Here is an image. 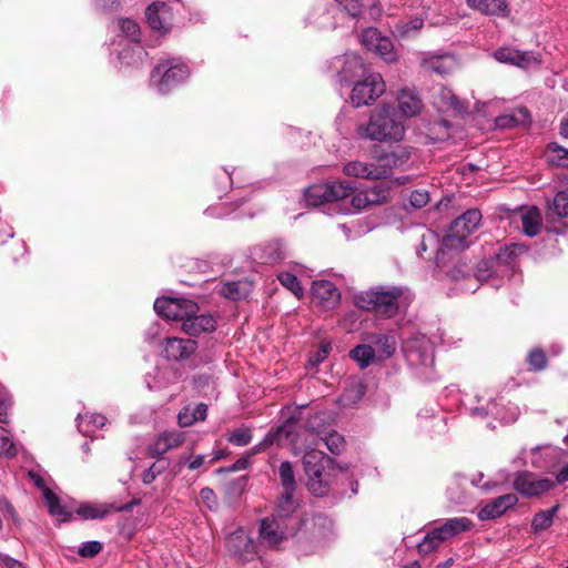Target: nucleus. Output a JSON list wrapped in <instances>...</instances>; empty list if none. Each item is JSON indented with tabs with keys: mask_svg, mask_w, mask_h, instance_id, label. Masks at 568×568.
Here are the masks:
<instances>
[{
	"mask_svg": "<svg viewBox=\"0 0 568 568\" xmlns=\"http://www.w3.org/2000/svg\"><path fill=\"white\" fill-rule=\"evenodd\" d=\"M356 131L362 139L386 142L402 140L405 128L397 109L383 104L372 112L368 123L359 124Z\"/></svg>",
	"mask_w": 568,
	"mask_h": 568,
	"instance_id": "obj_1",
	"label": "nucleus"
},
{
	"mask_svg": "<svg viewBox=\"0 0 568 568\" xmlns=\"http://www.w3.org/2000/svg\"><path fill=\"white\" fill-rule=\"evenodd\" d=\"M403 291L393 287L388 291H367L355 297L356 305L368 312H375L377 315L390 318L395 316L399 310L398 300Z\"/></svg>",
	"mask_w": 568,
	"mask_h": 568,
	"instance_id": "obj_2",
	"label": "nucleus"
},
{
	"mask_svg": "<svg viewBox=\"0 0 568 568\" xmlns=\"http://www.w3.org/2000/svg\"><path fill=\"white\" fill-rule=\"evenodd\" d=\"M473 528V523L467 517L447 519L442 526L432 529L418 544L417 550L426 556L437 549L444 541Z\"/></svg>",
	"mask_w": 568,
	"mask_h": 568,
	"instance_id": "obj_3",
	"label": "nucleus"
},
{
	"mask_svg": "<svg viewBox=\"0 0 568 568\" xmlns=\"http://www.w3.org/2000/svg\"><path fill=\"white\" fill-rule=\"evenodd\" d=\"M481 213L478 209H470L455 219L448 233L444 236L442 245L449 250H464L468 246L467 237L479 226Z\"/></svg>",
	"mask_w": 568,
	"mask_h": 568,
	"instance_id": "obj_4",
	"label": "nucleus"
},
{
	"mask_svg": "<svg viewBox=\"0 0 568 568\" xmlns=\"http://www.w3.org/2000/svg\"><path fill=\"white\" fill-rule=\"evenodd\" d=\"M385 82L379 73H372L357 81L351 93V102L355 108L371 105L385 92Z\"/></svg>",
	"mask_w": 568,
	"mask_h": 568,
	"instance_id": "obj_5",
	"label": "nucleus"
},
{
	"mask_svg": "<svg viewBox=\"0 0 568 568\" xmlns=\"http://www.w3.org/2000/svg\"><path fill=\"white\" fill-rule=\"evenodd\" d=\"M190 71L185 63L175 59L161 61L153 70L152 79L161 75L158 81V89L161 93H168L173 87L180 84L189 78Z\"/></svg>",
	"mask_w": 568,
	"mask_h": 568,
	"instance_id": "obj_6",
	"label": "nucleus"
},
{
	"mask_svg": "<svg viewBox=\"0 0 568 568\" xmlns=\"http://www.w3.org/2000/svg\"><path fill=\"white\" fill-rule=\"evenodd\" d=\"M156 314L166 320L184 322L185 317L199 312V305L186 298L159 297L154 302Z\"/></svg>",
	"mask_w": 568,
	"mask_h": 568,
	"instance_id": "obj_7",
	"label": "nucleus"
},
{
	"mask_svg": "<svg viewBox=\"0 0 568 568\" xmlns=\"http://www.w3.org/2000/svg\"><path fill=\"white\" fill-rule=\"evenodd\" d=\"M549 478H539L529 471L518 473L514 479V488L525 497H539L554 488Z\"/></svg>",
	"mask_w": 568,
	"mask_h": 568,
	"instance_id": "obj_8",
	"label": "nucleus"
},
{
	"mask_svg": "<svg viewBox=\"0 0 568 568\" xmlns=\"http://www.w3.org/2000/svg\"><path fill=\"white\" fill-rule=\"evenodd\" d=\"M226 548L231 556L243 564L253 560L256 555L253 540L243 529H237L229 535Z\"/></svg>",
	"mask_w": 568,
	"mask_h": 568,
	"instance_id": "obj_9",
	"label": "nucleus"
},
{
	"mask_svg": "<svg viewBox=\"0 0 568 568\" xmlns=\"http://www.w3.org/2000/svg\"><path fill=\"white\" fill-rule=\"evenodd\" d=\"M410 158V151L407 148L397 149L379 155L375 161V169L378 180L385 179L393 173L396 168L404 166Z\"/></svg>",
	"mask_w": 568,
	"mask_h": 568,
	"instance_id": "obj_10",
	"label": "nucleus"
},
{
	"mask_svg": "<svg viewBox=\"0 0 568 568\" xmlns=\"http://www.w3.org/2000/svg\"><path fill=\"white\" fill-rule=\"evenodd\" d=\"M333 64L338 70L337 75L341 82H352L366 73L363 59L355 53L337 58Z\"/></svg>",
	"mask_w": 568,
	"mask_h": 568,
	"instance_id": "obj_11",
	"label": "nucleus"
},
{
	"mask_svg": "<svg viewBox=\"0 0 568 568\" xmlns=\"http://www.w3.org/2000/svg\"><path fill=\"white\" fill-rule=\"evenodd\" d=\"M148 24L161 33L170 31L172 26L171 8L164 2H153L145 10Z\"/></svg>",
	"mask_w": 568,
	"mask_h": 568,
	"instance_id": "obj_12",
	"label": "nucleus"
},
{
	"mask_svg": "<svg viewBox=\"0 0 568 568\" xmlns=\"http://www.w3.org/2000/svg\"><path fill=\"white\" fill-rule=\"evenodd\" d=\"M197 348V343L191 338L168 337L162 354L169 361H183L189 358Z\"/></svg>",
	"mask_w": 568,
	"mask_h": 568,
	"instance_id": "obj_13",
	"label": "nucleus"
},
{
	"mask_svg": "<svg viewBox=\"0 0 568 568\" xmlns=\"http://www.w3.org/2000/svg\"><path fill=\"white\" fill-rule=\"evenodd\" d=\"M420 67L430 73L445 77L456 69V59L453 54H425L420 60Z\"/></svg>",
	"mask_w": 568,
	"mask_h": 568,
	"instance_id": "obj_14",
	"label": "nucleus"
},
{
	"mask_svg": "<svg viewBox=\"0 0 568 568\" xmlns=\"http://www.w3.org/2000/svg\"><path fill=\"white\" fill-rule=\"evenodd\" d=\"M518 503L517 495L509 493L487 503L478 513L480 520H493L503 516Z\"/></svg>",
	"mask_w": 568,
	"mask_h": 568,
	"instance_id": "obj_15",
	"label": "nucleus"
},
{
	"mask_svg": "<svg viewBox=\"0 0 568 568\" xmlns=\"http://www.w3.org/2000/svg\"><path fill=\"white\" fill-rule=\"evenodd\" d=\"M494 57L503 63H509L520 68H528L531 64H539L540 60L532 52L519 51L511 48H500L495 51Z\"/></svg>",
	"mask_w": 568,
	"mask_h": 568,
	"instance_id": "obj_16",
	"label": "nucleus"
},
{
	"mask_svg": "<svg viewBox=\"0 0 568 568\" xmlns=\"http://www.w3.org/2000/svg\"><path fill=\"white\" fill-rule=\"evenodd\" d=\"M302 465L305 475H315L317 471L334 469L335 460L322 450L310 449L304 454Z\"/></svg>",
	"mask_w": 568,
	"mask_h": 568,
	"instance_id": "obj_17",
	"label": "nucleus"
},
{
	"mask_svg": "<svg viewBox=\"0 0 568 568\" xmlns=\"http://www.w3.org/2000/svg\"><path fill=\"white\" fill-rule=\"evenodd\" d=\"M194 312L185 317L182 331L190 336H199L201 333L213 332L216 328V321L212 315H197Z\"/></svg>",
	"mask_w": 568,
	"mask_h": 568,
	"instance_id": "obj_18",
	"label": "nucleus"
},
{
	"mask_svg": "<svg viewBox=\"0 0 568 568\" xmlns=\"http://www.w3.org/2000/svg\"><path fill=\"white\" fill-rule=\"evenodd\" d=\"M261 538L270 546H275L285 538V530L283 528V520L272 516L264 518L260 527Z\"/></svg>",
	"mask_w": 568,
	"mask_h": 568,
	"instance_id": "obj_19",
	"label": "nucleus"
},
{
	"mask_svg": "<svg viewBox=\"0 0 568 568\" xmlns=\"http://www.w3.org/2000/svg\"><path fill=\"white\" fill-rule=\"evenodd\" d=\"M334 470L335 468L317 471L315 475H306V487L308 491L316 497H324L328 495Z\"/></svg>",
	"mask_w": 568,
	"mask_h": 568,
	"instance_id": "obj_20",
	"label": "nucleus"
},
{
	"mask_svg": "<svg viewBox=\"0 0 568 568\" xmlns=\"http://www.w3.org/2000/svg\"><path fill=\"white\" fill-rule=\"evenodd\" d=\"M312 294L314 297L326 303L327 306H334L338 304L341 300V293L337 287L331 281L326 280L313 282Z\"/></svg>",
	"mask_w": 568,
	"mask_h": 568,
	"instance_id": "obj_21",
	"label": "nucleus"
},
{
	"mask_svg": "<svg viewBox=\"0 0 568 568\" xmlns=\"http://www.w3.org/2000/svg\"><path fill=\"white\" fill-rule=\"evenodd\" d=\"M527 251L528 247L526 245L511 243L501 246L498 253H496L495 258L499 264L514 268L518 258L527 253Z\"/></svg>",
	"mask_w": 568,
	"mask_h": 568,
	"instance_id": "obj_22",
	"label": "nucleus"
},
{
	"mask_svg": "<svg viewBox=\"0 0 568 568\" xmlns=\"http://www.w3.org/2000/svg\"><path fill=\"white\" fill-rule=\"evenodd\" d=\"M368 342L373 345L375 354H377L381 359L390 357L396 348L394 337L383 333L371 334Z\"/></svg>",
	"mask_w": 568,
	"mask_h": 568,
	"instance_id": "obj_23",
	"label": "nucleus"
},
{
	"mask_svg": "<svg viewBox=\"0 0 568 568\" xmlns=\"http://www.w3.org/2000/svg\"><path fill=\"white\" fill-rule=\"evenodd\" d=\"M467 4L484 14L501 16L508 14L506 0H466Z\"/></svg>",
	"mask_w": 568,
	"mask_h": 568,
	"instance_id": "obj_24",
	"label": "nucleus"
},
{
	"mask_svg": "<svg viewBox=\"0 0 568 568\" xmlns=\"http://www.w3.org/2000/svg\"><path fill=\"white\" fill-rule=\"evenodd\" d=\"M523 232L534 237L539 234L542 226V217L540 210L537 206H530L521 214Z\"/></svg>",
	"mask_w": 568,
	"mask_h": 568,
	"instance_id": "obj_25",
	"label": "nucleus"
},
{
	"mask_svg": "<svg viewBox=\"0 0 568 568\" xmlns=\"http://www.w3.org/2000/svg\"><path fill=\"white\" fill-rule=\"evenodd\" d=\"M43 498L48 507L49 514L59 521H69L72 519V513L61 505L60 498L50 488H44Z\"/></svg>",
	"mask_w": 568,
	"mask_h": 568,
	"instance_id": "obj_26",
	"label": "nucleus"
},
{
	"mask_svg": "<svg viewBox=\"0 0 568 568\" xmlns=\"http://www.w3.org/2000/svg\"><path fill=\"white\" fill-rule=\"evenodd\" d=\"M375 171V162L366 163L362 161H351L346 163L343 169V172L347 176L378 180V175Z\"/></svg>",
	"mask_w": 568,
	"mask_h": 568,
	"instance_id": "obj_27",
	"label": "nucleus"
},
{
	"mask_svg": "<svg viewBox=\"0 0 568 568\" xmlns=\"http://www.w3.org/2000/svg\"><path fill=\"white\" fill-rule=\"evenodd\" d=\"M297 506L298 504L294 499V493L283 490L272 516L284 521V519L288 518L296 510Z\"/></svg>",
	"mask_w": 568,
	"mask_h": 568,
	"instance_id": "obj_28",
	"label": "nucleus"
},
{
	"mask_svg": "<svg viewBox=\"0 0 568 568\" xmlns=\"http://www.w3.org/2000/svg\"><path fill=\"white\" fill-rule=\"evenodd\" d=\"M292 432V424L286 423L285 425L278 426L275 429H272L267 433V435L264 437V439L254 447L253 454L260 453L273 444H281L282 436L285 435V437H288Z\"/></svg>",
	"mask_w": 568,
	"mask_h": 568,
	"instance_id": "obj_29",
	"label": "nucleus"
},
{
	"mask_svg": "<svg viewBox=\"0 0 568 568\" xmlns=\"http://www.w3.org/2000/svg\"><path fill=\"white\" fill-rule=\"evenodd\" d=\"M558 509L559 505H555L547 510H540L535 514L531 520V529L534 534H540L541 531L548 529L552 525L554 517L556 516Z\"/></svg>",
	"mask_w": 568,
	"mask_h": 568,
	"instance_id": "obj_30",
	"label": "nucleus"
},
{
	"mask_svg": "<svg viewBox=\"0 0 568 568\" xmlns=\"http://www.w3.org/2000/svg\"><path fill=\"white\" fill-rule=\"evenodd\" d=\"M113 504H103V505H91V504H82L77 509V514L81 516L83 519H102L112 510Z\"/></svg>",
	"mask_w": 568,
	"mask_h": 568,
	"instance_id": "obj_31",
	"label": "nucleus"
},
{
	"mask_svg": "<svg viewBox=\"0 0 568 568\" xmlns=\"http://www.w3.org/2000/svg\"><path fill=\"white\" fill-rule=\"evenodd\" d=\"M327 190V202H334L338 200H343L349 196L354 187L348 181H336L332 183H326Z\"/></svg>",
	"mask_w": 568,
	"mask_h": 568,
	"instance_id": "obj_32",
	"label": "nucleus"
},
{
	"mask_svg": "<svg viewBox=\"0 0 568 568\" xmlns=\"http://www.w3.org/2000/svg\"><path fill=\"white\" fill-rule=\"evenodd\" d=\"M545 154L550 164L568 168V149L552 142L548 144Z\"/></svg>",
	"mask_w": 568,
	"mask_h": 568,
	"instance_id": "obj_33",
	"label": "nucleus"
},
{
	"mask_svg": "<svg viewBox=\"0 0 568 568\" xmlns=\"http://www.w3.org/2000/svg\"><path fill=\"white\" fill-rule=\"evenodd\" d=\"M366 393V385L359 381H353L344 388L342 402L345 405L358 403Z\"/></svg>",
	"mask_w": 568,
	"mask_h": 568,
	"instance_id": "obj_34",
	"label": "nucleus"
},
{
	"mask_svg": "<svg viewBox=\"0 0 568 568\" xmlns=\"http://www.w3.org/2000/svg\"><path fill=\"white\" fill-rule=\"evenodd\" d=\"M248 294V286L243 282H227L220 288V295L225 298L239 301L245 298Z\"/></svg>",
	"mask_w": 568,
	"mask_h": 568,
	"instance_id": "obj_35",
	"label": "nucleus"
},
{
	"mask_svg": "<svg viewBox=\"0 0 568 568\" xmlns=\"http://www.w3.org/2000/svg\"><path fill=\"white\" fill-rule=\"evenodd\" d=\"M278 476L283 490L287 493H295L297 488V483L295 479L293 465L291 462L285 460L281 463L278 468Z\"/></svg>",
	"mask_w": 568,
	"mask_h": 568,
	"instance_id": "obj_36",
	"label": "nucleus"
},
{
	"mask_svg": "<svg viewBox=\"0 0 568 568\" xmlns=\"http://www.w3.org/2000/svg\"><path fill=\"white\" fill-rule=\"evenodd\" d=\"M398 108L404 115L413 116L420 111L422 102L417 97L403 91L398 95Z\"/></svg>",
	"mask_w": 568,
	"mask_h": 568,
	"instance_id": "obj_37",
	"label": "nucleus"
},
{
	"mask_svg": "<svg viewBox=\"0 0 568 568\" xmlns=\"http://www.w3.org/2000/svg\"><path fill=\"white\" fill-rule=\"evenodd\" d=\"M326 183H318L305 190V200L308 205L318 206L327 202Z\"/></svg>",
	"mask_w": 568,
	"mask_h": 568,
	"instance_id": "obj_38",
	"label": "nucleus"
},
{
	"mask_svg": "<svg viewBox=\"0 0 568 568\" xmlns=\"http://www.w3.org/2000/svg\"><path fill=\"white\" fill-rule=\"evenodd\" d=\"M351 357L358 362L362 368L367 367L375 358V348L369 344H361L349 353Z\"/></svg>",
	"mask_w": 568,
	"mask_h": 568,
	"instance_id": "obj_39",
	"label": "nucleus"
},
{
	"mask_svg": "<svg viewBox=\"0 0 568 568\" xmlns=\"http://www.w3.org/2000/svg\"><path fill=\"white\" fill-rule=\"evenodd\" d=\"M526 361L531 372L544 371L548 364L547 355L540 347H535L529 351Z\"/></svg>",
	"mask_w": 568,
	"mask_h": 568,
	"instance_id": "obj_40",
	"label": "nucleus"
},
{
	"mask_svg": "<svg viewBox=\"0 0 568 568\" xmlns=\"http://www.w3.org/2000/svg\"><path fill=\"white\" fill-rule=\"evenodd\" d=\"M549 211L559 217H568V191H559L555 195Z\"/></svg>",
	"mask_w": 568,
	"mask_h": 568,
	"instance_id": "obj_41",
	"label": "nucleus"
},
{
	"mask_svg": "<svg viewBox=\"0 0 568 568\" xmlns=\"http://www.w3.org/2000/svg\"><path fill=\"white\" fill-rule=\"evenodd\" d=\"M377 53L384 61L394 62L397 60V54L394 50V44L388 37H382L378 48L374 51Z\"/></svg>",
	"mask_w": 568,
	"mask_h": 568,
	"instance_id": "obj_42",
	"label": "nucleus"
},
{
	"mask_svg": "<svg viewBox=\"0 0 568 568\" xmlns=\"http://www.w3.org/2000/svg\"><path fill=\"white\" fill-rule=\"evenodd\" d=\"M281 284L290 290L296 297L301 298L304 294L303 287L300 284L298 278L290 272H285L278 275Z\"/></svg>",
	"mask_w": 568,
	"mask_h": 568,
	"instance_id": "obj_43",
	"label": "nucleus"
},
{
	"mask_svg": "<svg viewBox=\"0 0 568 568\" xmlns=\"http://www.w3.org/2000/svg\"><path fill=\"white\" fill-rule=\"evenodd\" d=\"M369 206L381 205L387 202L388 189L382 185L374 186L369 190L364 191Z\"/></svg>",
	"mask_w": 568,
	"mask_h": 568,
	"instance_id": "obj_44",
	"label": "nucleus"
},
{
	"mask_svg": "<svg viewBox=\"0 0 568 568\" xmlns=\"http://www.w3.org/2000/svg\"><path fill=\"white\" fill-rule=\"evenodd\" d=\"M382 37L376 28H367L362 33V43L368 51L374 52L378 48Z\"/></svg>",
	"mask_w": 568,
	"mask_h": 568,
	"instance_id": "obj_45",
	"label": "nucleus"
},
{
	"mask_svg": "<svg viewBox=\"0 0 568 568\" xmlns=\"http://www.w3.org/2000/svg\"><path fill=\"white\" fill-rule=\"evenodd\" d=\"M227 440L235 446H246L252 440V432L248 427L236 428L229 435Z\"/></svg>",
	"mask_w": 568,
	"mask_h": 568,
	"instance_id": "obj_46",
	"label": "nucleus"
},
{
	"mask_svg": "<svg viewBox=\"0 0 568 568\" xmlns=\"http://www.w3.org/2000/svg\"><path fill=\"white\" fill-rule=\"evenodd\" d=\"M494 274L493 262L490 260H481L477 263L475 277L478 282H487Z\"/></svg>",
	"mask_w": 568,
	"mask_h": 568,
	"instance_id": "obj_47",
	"label": "nucleus"
},
{
	"mask_svg": "<svg viewBox=\"0 0 568 568\" xmlns=\"http://www.w3.org/2000/svg\"><path fill=\"white\" fill-rule=\"evenodd\" d=\"M424 21L419 18L409 21H400L396 24V31L400 37H407L412 31L416 32L423 28Z\"/></svg>",
	"mask_w": 568,
	"mask_h": 568,
	"instance_id": "obj_48",
	"label": "nucleus"
},
{
	"mask_svg": "<svg viewBox=\"0 0 568 568\" xmlns=\"http://www.w3.org/2000/svg\"><path fill=\"white\" fill-rule=\"evenodd\" d=\"M325 444L332 454L338 455L344 448L345 440L337 432H331L325 437Z\"/></svg>",
	"mask_w": 568,
	"mask_h": 568,
	"instance_id": "obj_49",
	"label": "nucleus"
},
{
	"mask_svg": "<svg viewBox=\"0 0 568 568\" xmlns=\"http://www.w3.org/2000/svg\"><path fill=\"white\" fill-rule=\"evenodd\" d=\"M17 453L14 443L9 438L6 429L0 427V454L12 458Z\"/></svg>",
	"mask_w": 568,
	"mask_h": 568,
	"instance_id": "obj_50",
	"label": "nucleus"
},
{
	"mask_svg": "<svg viewBox=\"0 0 568 568\" xmlns=\"http://www.w3.org/2000/svg\"><path fill=\"white\" fill-rule=\"evenodd\" d=\"M342 11L348 16L356 18L362 12V4L359 0H336Z\"/></svg>",
	"mask_w": 568,
	"mask_h": 568,
	"instance_id": "obj_51",
	"label": "nucleus"
},
{
	"mask_svg": "<svg viewBox=\"0 0 568 568\" xmlns=\"http://www.w3.org/2000/svg\"><path fill=\"white\" fill-rule=\"evenodd\" d=\"M103 546L100 541H87L78 550V554L84 558H93L101 552Z\"/></svg>",
	"mask_w": 568,
	"mask_h": 568,
	"instance_id": "obj_52",
	"label": "nucleus"
},
{
	"mask_svg": "<svg viewBox=\"0 0 568 568\" xmlns=\"http://www.w3.org/2000/svg\"><path fill=\"white\" fill-rule=\"evenodd\" d=\"M332 351V345L328 342H322L320 344L318 349L315 352V354L310 356V364L312 366L320 365L327 356L329 355V352Z\"/></svg>",
	"mask_w": 568,
	"mask_h": 568,
	"instance_id": "obj_53",
	"label": "nucleus"
},
{
	"mask_svg": "<svg viewBox=\"0 0 568 568\" xmlns=\"http://www.w3.org/2000/svg\"><path fill=\"white\" fill-rule=\"evenodd\" d=\"M160 436L163 438L170 450L180 447L185 440V436L181 432H164Z\"/></svg>",
	"mask_w": 568,
	"mask_h": 568,
	"instance_id": "obj_54",
	"label": "nucleus"
},
{
	"mask_svg": "<svg viewBox=\"0 0 568 568\" xmlns=\"http://www.w3.org/2000/svg\"><path fill=\"white\" fill-rule=\"evenodd\" d=\"M429 201L428 192L425 190H415L409 195V203L415 209H422L427 205Z\"/></svg>",
	"mask_w": 568,
	"mask_h": 568,
	"instance_id": "obj_55",
	"label": "nucleus"
},
{
	"mask_svg": "<svg viewBox=\"0 0 568 568\" xmlns=\"http://www.w3.org/2000/svg\"><path fill=\"white\" fill-rule=\"evenodd\" d=\"M170 449L163 438L159 435L155 442L148 447V456L152 458H160Z\"/></svg>",
	"mask_w": 568,
	"mask_h": 568,
	"instance_id": "obj_56",
	"label": "nucleus"
},
{
	"mask_svg": "<svg viewBox=\"0 0 568 568\" xmlns=\"http://www.w3.org/2000/svg\"><path fill=\"white\" fill-rule=\"evenodd\" d=\"M120 29L126 36L131 37L134 40H138L139 33H140V27L134 20L122 19L120 21Z\"/></svg>",
	"mask_w": 568,
	"mask_h": 568,
	"instance_id": "obj_57",
	"label": "nucleus"
},
{
	"mask_svg": "<svg viewBox=\"0 0 568 568\" xmlns=\"http://www.w3.org/2000/svg\"><path fill=\"white\" fill-rule=\"evenodd\" d=\"M165 469V465L152 464L142 474V481L145 485H149L155 480V478Z\"/></svg>",
	"mask_w": 568,
	"mask_h": 568,
	"instance_id": "obj_58",
	"label": "nucleus"
},
{
	"mask_svg": "<svg viewBox=\"0 0 568 568\" xmlns=\"http://www.w3.org/2000/svg\"><path fill=\"white\" fill-rule=\"evenodd\" d=\"M469 270L466 263H458L448 272V275L452 280L458 281L466 278L469 275Z\"/></svg>",
	"mask_w": 568,
	"mask_h": 568,
	"instance_id": "obj_59",
	"label": "nucleus"
},
{
	"mask_svg": "<svg viewBox=\"0 0 568 568\" xmlns=\"http://www.w3.org/2000/svg\"><path fill=\"white\" fill-rule=\"evenodd\" d=\"M250 465V459L247 457H242L237 459L234 464H232L230 467H220L216 471L217 473H231V471H237L246 469Z\"/></svg>",
	"mask_w": 568,
	"mask_h": 568,
	"instance_id": "obj_60",
	"label": "nucleus"
},
{
	"mask_svg": "<svg viewBox=\"0 0 568 568\" xmlns=\"http://www.w3.org/2000/svg\"><path fill=\"white\" fill-rule=\"evenodd\" d=\"M351 203H352L353 207H355L356 210H364V209L371 207L368 204V201H367V196L364 191L356 193L352 197Z\"/></svg>",
	"mask_w": 568,
	"mask_h": 568,
	"instance_id": "obj_61",
	"label": "nucleus"
},
{
	"mask_svg": "<svg viewBox=\"0 0 568 568\" xmlns=\"http://www.w3.org/2000/svg\"><path fill=\"white\" fill-rule=\"evenodd\" d=\"M178 420L181 427H187L195 423L192 413L190 414L187 408H184L179 413Z\"/></svg>",
	"mask_w": 568,
	"mask_h": 568,
	"instance_id": "obj_62",
	"label": "nucleus"
},
{
	"mask_svg": "<svg viewBox=\"0 0 568 568\" xmlns=\"http://www.w3.org/2000/svg\"><path fill=\"white\" fill-rule=\"evenodd\" d=\"M192 415L195 422L204 420L207 416V406L203 403L199 404L193 410Z\"/></svg>",
	"mask_w": 568,
	"mask_h": 568,
	"instance_id": "obj_63",
	"label": "nucleus"
},
{
	"mask_svg": "<svg viewBox=\"0 0 568 568\" xmlns=\"http://www.w3.org/2000/svg\"><path fill=\"white\" fill-rule=\"evenodd\" d=\"M2 561H3L4 568H26L20 561L16 560L9 556H4Z\"/></svg>",
	"mask_w": 568,
	"mask_h": 568,
	"instance_id": "obj_64",
	"label": "nucleus"
}]
</instances>
